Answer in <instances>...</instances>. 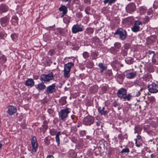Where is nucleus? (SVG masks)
<instances>
[{
    "label": "nucleus",
    "mask_w": 158,
    "mask_h": 158,
    "mask_svg": "<svg viewBox=\"0 0 158 158\" xmlns=\"http://www.w3.org/2000/svg\"><path fill=\"white\" fill-rule=\"evenodd\" d=\"M11 37L12 39V40L14 41H15L16 40L17 35L15 34H12L11 35Z\"/></svg>",
    "instance_id": "nucleus-32"
},
{
    "label": "nucleus",
    "mask_w": 158,
    "mask_h": 158,
    "mask_svg": "<svg viewBox=\"0 0 158 158\" xmlns=\"http://www.w3.org/2000/svg\"><path fill=\"white\" fill-rule=\"evenodd\" d=\"M101 123L100 122H98L96 124L97 125L98 127L100 126L101 125Z\"/></svg>",
    "instance_id": "nucleus-46"
},
{
    "label": "nucleus",
    "mask_w": 158,
    "mask_h": 158,
    "mask_svg": "<svg viewBox=\"0 0 158 158\" xmlns=\"http://www.w3.org/2000/svg\"><path fill=\"white\" fill-rule=\"evenodd\" d=\"M72 30L73 33L76 34L78 32L83 31L84 27L81 25L77 24L73 26Z\"/></svg>",
    "instance_id": "nucleus-7"
},
{
    "label": "nucleus",
    "mask_w": 158,
    "mask_h": 158,
    "mask_svg": "<svg viewBox=\"0 0 158 158\" xmlns=\"http://www.w3.org/2000/svg\"><path fill=\"white\" fill-rule=\"evenodd\" d=\"M56 84L55 83L48 86L46 90L47 94H49L55 92L56 91Z\"/></svg>",
    "instance_id": "nucleus-10"
},
{
    "label": "nucleus",
    "mask_w": 158,
    "mask_h": 158,
    "mask_svg": "<svg viewBox=\"0 0 158 158\" xmlns=\"http://www.w3.org/2000/svg\"><path fill=\"white\" fill-rule=\"evenodd\" d=\"M59 10L60 11L62 12V15L61 16V17H63L67 12V8L65 6L63 5L59 8Z\"/></svg>",
    "instance_id": "nucleus-15"
},
{
    "label": "nucleus",
    "mask_w": 158,
    "mask_h": 158,
    "mask_svg": "<svg viewBox=\"0 0 158 158\" xmlns=\"http://www.w3.org/2000/svg\"><path fill=\"white\" fill-rule=\"evenodd\" d=\"M0 61L2 63H5L6 61V58L5 56H2L0 58Z\"/></svg>",
    "instance_id": "nucleus-33"
},
{
    "label": "nucleus",
    "mask_w": 158,
    "mask_h": 158,
    "mask_svg": "<svg viewBox=\"0 0 158 158\" xmlns=\"http://www.w3.org/2000/svg\"><path fill=\"white\" fill-rule=\"evenodd\" d=\"M7 113L10 115H12L15 113L17 111L16 108L14 106H8Z\"/></svg>",
    "instance_id": "nucleus-13"
},
{
    "label": "nucleus",
    "mask_w": 158,
    "mask_h": 158,
    "mask_svg": "<svg viewBox=\"0 0 158 158\" xmlns=\"http://www.w3.org/2000/svg\"><path fill=\"white\" fill-rule=\"evenodd\" d=\"M114 45L116 48L118 49L120 48L121 47V44L120 43H116L114 44Z\"/></svg>",
    "instance_id": "nucleus-34"
},
{
    "label": "nucleus",
    "mask_w": 158,
    "mask_h": 158,
    "mask_svg": "<svg viewBox=\"0 0 158 158\" xmlns=\"http://www.w3.org/2000/svg\"><path fill=\"white\" fill-rule=\"evenodd\" d=\"M77 127H79V125H78V126H77Z\"/></svg>",
    "instance_id": "nucleus-54"
},
{
    "label": "nucleus",
    "mask_w": 158,
    "mask_h": 158,
    "mask_svg": "<svg viewBox=\"0 0 158 158\" xmlns=\"http://www.w3.org/2000/svg\"><path fill=\"white\" fill-rule=\"evenodd\" d=\"M142 22L139 21H136L135 22L134 26L131 28L132 30L134 32H136L139 30V26L142 25Z\"/></svg>",
    "instance_id": "nucleus-11"
},
{
    "label": "nucleus",
    "mask_w": 158,
    "mask_h": 158,
    "mask_svg": "<svg viewBox=\"0 0 158 158\" xmlns=\"http://www.w3.org/2000/svg\"><path fill=\"white\" fill-rule=\"evenodd\" d=\"M54 79V75L52 72H51L46 74H42L41 75L40 80L44 83H47L51 80Z\"/></svg>",
    "instance_id": "nucleus-2"
},
{
    "label": "nucleus",
    "mask_w": 158,
    "mask_h": 158,
    "mask_svg": "<svg viewBox=\"0 0 158 158\" xmlns=\"http://www.w3.org/2000/svg\"><path fill=\"white\" fill-rule=\"evenodd\" d=\"M8 7L4 4L0 5V11L1 13H4L7 11Z\"/></svg>",
    "instance_id": "nucleus-19"
},
{
    "label": "nucleus",
    "mask_w": 158,
    "mask_h": 158,
    "mask_svg": "<svg viewBox=\"0 0 158 158\" xmlns=\"http://www.w3.org/2000/svg\"><path fill=\"white\" fill-rule=\"evenodd\" d=\"M102 90L104 93H106L107 91V88L106 86H104L102 88Z\"/></svg>",
    "instance_id": "nucleus-37"
},
{
    "label": "nucleus",
    "mask_w": 158,
    "mask_h": 158,
    "mask_svg": "<svg viewBox=\"0 0 158 158\" xmlns=\"http://www.w3.org/2000/svg\"><path fill=\"white\" fill-rule=\"evenodd\" d=\"M70 112L69 109L68 108L61 110L59 113V118L62 121H65Z\"/></svg>",
    "instance_id": "nucleus-3"
},
{
    "label": "nucleus",
    "mask_w": 158,
    "mask_h": 158,
    "mask_svg": "<svg viewBox=\"0 0 158 158\" xmlns=\"http://www.w3.org/2000/svg\"><path fill=\"white\" fill-rule=\"evenodd\" d=\"M84 2L85 3L89 4L90 3V0H84Z\"/></svg>",
    "instance_id": "nucleus-38"
},
{
    "label": "nucleus",
    "mask_w": 158,
    "mask_h": 158,
    "mask_svg": "<svg viewBox=\"0 0 158 158\" xmlns=\"http://www.w3.org/2000/svg\"><path fill=\"white\" fill-rule=\"evenodd\" d=\"M83 56L84 58L86 59L89 57V54L87 52H85L83 53Z\"/></svg>",
    "instance_id": "nucleus-30"
},
{
    "label": "nucleus",
    "mask_w": 158,
    "mask_h": 158,
    "mask_svg": "<svg viewBox=\"0 0 158 158\" xmlns=\"http://www.w3.org/2000/svg\"><path fill=\"white\" fill-rule=\"evenodd\" d=\"M45 143H49V141L48 140V138H46L45 139Z\"/></svg>",
    "instance_id": "nucleus-43"
},
{
    "label": "nucleus",
    "mask_w": 158,
    "mask_h": 158,
    "mask_svg": "<svg viewBox=\"0 0 158 158\" xmlns=\"http://www.w3.org/2000/svg\"><path fill=\"white\" fill-rule=\"evenodd\" d=\"M60 104L63 105L65 104L66 103V99L64 98H61L59 100Z\"/></svg>",
    "instance_id": "nucleus-24"
},
{
    "label": "nucleus",
    "mask_w": 158,
    "mask_h": 158,
    "mask_svg": "<svg viewBox=\"0 0 158 158\" xmlns=\"http://www.w3.org/2000/svg\"><path fill=\"white\" fill-rule=\"evenodd\" d=\"M31 143L32 147V151L35 152H36L38 148V145L36 138L35 136L32 137Z\"/></svg>",
    "instance_id": "nucleus-12"
},
{
    "label": "nucleus",
    "mask_w": 158,
    "mask_h": 158,
    "mask_svg": "<svg viewBox=\"0 0 158 158\" xmlns=\"http://www.w3.org/2000/svg\"><path fill=\"white\" fill-rule=\"evenodd\" d=\"M123 55L124 56H125V55H127V53H126V52H125V53H124V54H123Z\"/></svg>",
    "instance_id": "nucleus-51"
},
{
    "label": "nucleus",
    "mask_w": 158,
    "mask_h": 158,
    "mask_svg": "<svg viewBox=\"0 0 158 158\" xmlns=\"http://www.w3.org/2000/svg\"><path fill=\"white\" fill-rule=\"evenodd\" d=\"M9 22V18L7 16L2 17L0 19L1 25L3 27H5L7 25Z\"/></svg>",
    "instance_id": "nucleus-14"
},
{
    "label": "nucleus",
    "mask_w": 158,
    "mask_h": 158,
    "mask_svg": "<svg viewBox=\"0 0 158 158\" xmlns=\"http://www.w3.org/2000/svg\"><path fill=\"white\" fill-rule=\"evenodd\" d=\"M109 0H105L103 1L104 3L105 4H106L108 2L109 3Z\"/></svg>",
    "instance_id": "nucleus-44"
},
{
    "label": "nucleus",
    "mask_w": 158,
    "mask_h": 158,
    "mask_svg": "<svg viewBox=\"0 0 158 158\" xmlns=\"http://www.w3.org/2000/svg\"><path fill=\"white\" fill-rule=\"evenodd\" d=\"M18 17L15 16H13L12 17V21L13 22H15V23H17L18 21Z\"/></svg>",
    "instance_id": "nucleus-29"
},
{
    "label": "nucleus",
    "mask_w": 158,
    "mask_h": 158,
    "mask_svg": "<svg viewBox=\"0 0 158 158\" xmlns=\"http://www.w3.org/2000/svg\"><path fill=\"white\" fill-rule=\"evenodd\" d=\"M52 131H52V130H51V131H50V132L51 134V135H54V133H53V132H52Z\"/></svg>",
    "instance_id": "nucleus-48"
},
{
    "label": "nucleus",
    "mask_w": 158,
    "mask_h": 158,
    "mask_svg": "<svg viewBox=\"0 0 158 158\" xmlns=\"http://www.w3.org/2000/svg\"><path fill=\"white\" fill-rule=\"evenodd\" d=\"M114 35H118L119 38L122 40H123L126 38L127 33L125 30L120 28L116 31L114 33Z\"/></svg>",
    "instance_id": "nucleus-5"
},
{
    "label": "nucleus",
    "mask_w": 158,
    "mask_h": 158,
    "mask_svg": "<svg viewBox=\"0 0 158 158\" xmlns=\"http://www.w3.org/2000/svg\"><path fill=\"white\" fill-rule=\"evenodd\" d=\"M128 0V1H131V0Z\"/></svg>",
    "instance_id": "nucleus-55"
},
{
    "label": "nucleus",
    "mask_w": 158,
    "mask_h": 158,
    "mask_svg": "<svg viewBox=\"0 0 158 158\" xmlns=\"http://www.w3.org/2000/svg\"><path fill=\"white\" fill-rule=\"evenodd\" d=\"M85 11L86 13L89 15L91 14V9L90 7H87L85 8Z\"/></svg>",
    "instance_id": "nucleus-28"
},
{
    "label": "nucleus",
    "mask_w": 158,
    "mask_h": 158,
    "mask_svg": "<svg viewBox=\"0 0 158 158\" xmlns=\"http://www.w3.org/2000/svg\"><path fill=\"white\" fill-rule=\"evenodd\" d=\"M98 110L99 113L102 115L105 116L108 113V112L107 110H105L104 107H99L98 109Z\"/></svg>",
    "instance_id": "nucleus-16"
},
{
    "label": "nucleus",
    "mask_w": 158,
    "mask_h": 158,
    "mask_svg": "<svg viewBox=\"0 0 158 158\" xmlns=\"http://www.w3.org/2000/svg\"><path fill=\"white\" fill-rule=\"evenodd\" d=\"M71 130L72 132H74L77 131V128L76 126H73L71 127Z\"/></svg>",
    "instance_id": "nucleus-36"
},
{
    "label": "nucleus",
    "mask_w": 158,
    "mask_h": 158,
    "mask_svg": "<svg viewBox=\"0 0 158 158\" xmlns=\"http://www.w3.org/2000/svg\"><path fill=\"white\" fill-rule=\"evenodd\" d=\"M130 151L129 148H126L123 149L121 151V153H128Z\"/></svg>",
    "instance_id": "nucleus-31"
},
{
    "label": "nucleus",
    "mask_w": 158,
    "mask_h": 158,
    "mask_svg": "<svg viewBox=\"0 0 158 158\" xmlns=\"http://www.w3.org/2000/svg\"><path fill=\"white\" fill-rule=\"evenodd\" d=\"M48 111L49 113H51L52 112V110H51V109H48Z\"/></svg>",
    "instance_id": "nucleus-50"
},
{
    "label": "nucleus",
    "mask_w": 158,
    "mask_h": 158,
    "mask_svg": "<svg viewBox=\"0 0 158 158\" xmlns=\"http://www.w3.org/2000/svg\"><path fill=\"white\" fill-rule=\"evenodd\" d=\"M44 82H42V83H39L38 85L37 89L40 90H43L44 89L46 88V87L45 85L44 84Z\"/></svg>",
    "instance_id": "nucleus-20"
},
{
    "label": "nucleus",
    "mask_w": 158,
    "mask_h": 158,
    "mask_svg": "<svg viewBox=\"0 0 158 158\" xmlns=\"http://www.w3.org/2000/svg\"><path fill=\"white\" fill-rule=\"evenodd\" d=\"M54 64H56V62H54Z\"/></svg>",
    "instance_id": "nucleus-53"
},
{
    "label": "nucleus",
    "mask_w": 158,
    "mask_h": 158,
    "mask_svg": "<svg viewBox=\"0 0 158 158\" xmlns=\"http://www.w3.org/2000/svg\"><path fill=\"white\" fill-rule=\"evenodd\" d=\"M137 75L136 72H134L127 73L126 75V77L128 79H132L134 78Z\"/></svg>",
    "instance_id": "nucleus-17"
},
{
    "label": "nucleus",
    "mask_w": 158,
    "mask_h": 158,
    "mask_svg": "<svg viewBox=\"0 0 158 158\" xmlns=\"http://www.w3.org/2000/svg\"><path fill=\"white\" fill-rule=\"evenodd\" d=\"M118 77L120 79H123L124 78V75L123 74H118Z\"/></svg>",
    "instance_id": "nucleus-35"
},
{
    "label": "nucleus",
    "mask_w": 158,
    "mask_h": 158,
    "mask_svg": "<svg viewBox=\"0 0 158 158\" xmlns=\"http://www.w3.org/2000/svg\"><path fill=\"white\" fill-rule=\"evenodd\" d=\"M135 144L136 146L137 147H139L140 146V144H138L137 143V139H135Z\"/></svg>",
    "instance_id": "nucleus-42"
},
{
    "label": "nucleus",
    "mask_w": 158,
    "mask_h": 158,
    "mask_svg": "<svg viewBox=\"0 0 158 158\" xmlns=\"http://www.w3.org/2000/svg\"><path fill=\"white\" fill-rule=\"evenodd\" d=\"M117 95L118 98L123 99L124 101L126 100L129 101L132 97V96L130 94L127 95V90L123 88L120 89L118 90Z\"/></svg>",
    "instance_id": "nucleus-1"
},
{
    "label": "nucleus",
    "mask_w": 158,
    "mask_h": 158,
    "mask_svg": "<svg viewBox=\"0 0 158 158\" xmlns=\"http://www.w3.org/2000/svg\"><path fill=\"white\" fill-rule=\"evenodd\" d=\"M148 52L149 54H152L153 57L155 55V52L153 51H149Z\"/></svg>",
    "instance_id": "nucleus-40"
},
{
    "label": "nucleus",
    "mask_w": 158,
    "mask_h": 158,
    "mask_svg": "<svg viewBox=\"0 0 158 158\" xmlns=\"http://www.w3.org/2000/svg\"><path fill=\"white\" fill-rule=\"evenodd\" d=\"M60 134V132H58L57 133V134L56 135L55 138L56 141L57 143V145L59 146L60 143V138H59V136Z\"/></svg>",
    "instance_id": "nucleus-22"
},
{
    "label": "nucleus",
    "mask_w": 158,
    "mask_h": 158,
    "mask_svg": "<svg viewBox=\"0 0 158 158\" xmlns=\"http://www.w3.org/2000/svg\"><path fill=\"white\" fill-rule=\"evenodd\" d=\"M94 31V29L92 28L88 27L86 29L85 32L89 35H91L93 33Z\"/></svg>",
    "instance_id": "nucleus-21"
},
{
    "label": "nucleus",
    "mask_w": 158,
    "mask_h": 158,
    "mask_svg": "<svg viewBox=\"0 0 158 158\" xmlns=\"http://www.w3.org/2000/svg\"><path fill=\"white\" fill-rule=\"evenodd\" d=\"M140 93L139 92V91H137L136 92L135 96L136 97H138L140 95Z\"/></svg>",
    "instance_id": "nucleus-41"
},
{
    "label": "nucleus",
    "mask_w": 158,
    "mask_h": 158,
    "mask_svg": "<svg viewBox=\"0 0 158 158\" xmlns=\"http://www.w3.org/2000/svg\"><path fill=\"white\" fill-rule=\"evenodd\" d=\"M94 64L92 61H89L87 63L86 66L87 68H91L93 67Z\"/></svg>",
    "instance_id": "nucleus-23"
},
{
    "label": "nucleus",
    "mask_w": 158,
    "mask_h": 158,
    "mask_svg": "<svg viewBox=\"0 0 158 158\" xmlns=\"http://www.w3.org/2000/svg\"><path fill=\"white\" fill-rule=\"evenodd\" d=\"M137 138L138 139H141V136L139 135H138L137 136Z\"/></svg>",
    "instance_id": "nucleus-47"
},
{
    "label": "nucleus",
    "mask_w": 158,
    "mask_h": 158,
    "mask_svg": "<svg viewBox=\"0 0 158 158\" xmlns=\"http://www.w3.org/2000/svg\"><path fill=\"white\" fill-rule=\"evenodd\" d=\"M136 6L133 3L128 4L126 7V10L127 12L130 13L134 12L135 10Z\"/></svg>",
    "instance_id": "nucleus-9"
},
{
    "label": "nucleus",
    "mask_w": 158,
    "mask_h": 158,
    "mask_svg": "<svg viewBox=\"0 0 158 158\" xmlns=\"http://www.w3.org/2000/svg\"><path fill=\"white\" fill-rule=\"evenodd\" d=\"M116 0H109V4L110 5L116 2Z\"/></svg>",
    "instance_id": "nucleus-39"
},
{
    "label": "nucleus",
    "mask_w": 158,
    "mask_h": 158,
    "mask_svg": "<svg viewBox=\"0 0 158 158\" xmlns=\"http://www.w3.org/2000/svg\"><path fill=\"white\" fill-rule=\"evenodd\" d=\"M151 158H153L154 157L156 156V155H155L152 154L151 155Z\"/></svg>",
    "instance_id": "nucleus-49"
},
{
    "label": "nucleus",
    "mask_w": 158,
    "mask_h": 158,
    "mask_svg": "<svg viewBox=\"0 0 158 158\" xmlns=\"http://www.w3.org/2000/svg\"><path fill=\"white\" fill-rule=\"evenodd\" d=\"M148 89L151 93H156L158 92V83L154 82L148 86Z\"/></svg>",
    "instance_id": "nucleus-6"
},
{
    "label": "nucleus",
    "mask_w": 158,
    "mask_h": 158,
    "mask_svg": "<svg viewBox=\"0 0 158 158\" xmlns=\"http://www.w3.org/2000/svg\"><path fill=\"white\" fill-rule=\"evenodd\" d=\"M74 65V64L72 63H69L64 65V76L65 78H68L70 76V71L72 66Z\"/></svg>",
    "instance_id": "nucleus-4"
},
{
    "label": "nucleus",
    "mask_w": 158,
    "mask_h": 158,
    "mask_svg": "<svg viewBox=\"0 0 158 158\" xmlns=\"http://www.w3.org/2000/svg\"><path fill=\"white\" fill-rule=\"evenodd\" d=\"M98 66L102 69L101 72H102L103 70L106 69V67H105L102 63H100L98 64Z\"/></svg>",
    "instance_id": "nucleus-25"
},
{
    "label": "nucleus",
    "mask_w": 158,
    "mask_h": 158,
    "mask_svg": "<svg viewBox=\"0 0 158 158\" xmlns=\"http://www.w3.org/2000/svg\"><path fill=\"white\" fill-rule=\"evenodd\" d=\"M98 55L95 52H92L91 54V56L94 59H96L97 58Z\"/></svg>",
    "instance_id": "nucleus-26"
},
{
    "label": "nucleus",
    "mask_w": 158,
    "mask_h": 158,
    "mask_svg": "<svg viewBox=\"0 0 158 158\" xmlns=\"http://www.w3.org/2000/svg\"><path fill=\"white\" fill-rule=\"evenodd\" d=\"M25 84L27 86L31 87L34 85V82L32 79L30 78L26 81Z\"/></svg>",
    "instance_id": "nucleus-18"
},
{
    "label": "nucleus",
    "mask_w": 158,
    "mask_h": 158,
    "mask_svg": "<svg viewBox=\"0 0 158 158\" xmlns=\"http://www.w3.org/2000/svg\"><path fill=\"white\" fill-rule=\"evenodd\" d=\"M62 0L63 1H64L67 2V1H68L69 0Z\"/></svg>",
    "instance_id": "nucleus-52"
},
{
    "label": "nucleus",
    "mask_w": 158,
    "mask_h": 158,
    "mask_svg": "<svg viewBox=\"0 0 158 158\" xmlns=\"http://www.w3.org/2000/svg\"><path fill=\"white\" fill-rule=\"evenodd\" d=\"M141 130L142 128L140 127V126H135V133H138L139 132V131H140Z\"/></svg>",
    "instance_id": "nucleus-27"
},
{
    "label": "nucleus",
    "mask_w": 158,
    "mask_h": 158,
    "mask_svg": "<svg viewBox=\"0 0 158 158\" xmlns=\"http://www.w3.org/2000/svg\"><path fill=\"white\" fill-rule=\"evenodd\" d=\"M94 121V118L91 116H88L84 119V123L86 125H90L92 124Z\"/></svg>",
    "instance_id": "nucleus-8"
},
{
    "label": "nucleus",
    "mask_w": 158,
    "mask_h": 158,
    "mask_svg": "<svg viewBox=\"0 0 158 158\" xmlns=\"http://www.w3.org/2000/svg\"><path fill=\"white\" fill-rule=\"evenodd\" d=\"M46 158H54V157L52 155H48L47 156Z\"/></svg>",
    "instance_id": "nucleus-45"
}]
</instances>
